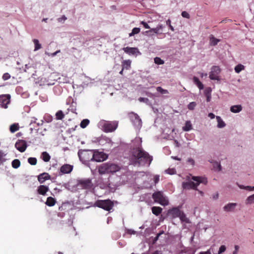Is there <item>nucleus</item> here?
<instances>
[{
    "label": "nucleus",
    "mask_w": 254,
    "mask_h": 254,
    "mask_svg": "<svg viewBox=\"0 0 254 254\" xmlns=\"http://www.w3.org/2000/svg\"><path fill=\"white\" fill-rule=\"evenodd\" d=\"M134 142L138 146L134 148L132 152L131 162L134 166H149L152 160V157L148 153L139 147L142 140L141 138H135Z\"/></svg>",
    "instance_id": "1"
},
{
    "label": "nucleus",
    "mask_w": 254,
    "mask_h": 254,
    "mask_svg": "<svg viewBox=\"0 0 254 254\" xmlns=\"http://www.w3.org/2000/svg\"><path fill=\"white\" fill-rule=\"evenodd\" d=\"M207 183V179L204 177H195L191 175H189L186 177V182L182 183V187L184 189L197 190V187L200 184L206 185Z\"/></svg>",
    "instance_id": "2"
},
{
    "label": "nucleus",
    "mask_w": 254,
    "mask_h": 254,
    "mask_svg": "<svg viewBox=\"0 0 254 254\" xmlns=\"http://www.w3.org/2000/svg\"><path fill=\"white\" fill-rule=\"evenodd\" d=\"M120 169V166L118 165L111 163L107 162L101 164L98 168V172L100 174L103 175L110 173H115Z\"/></svg>",
    "instance_id": "3"
},
{
    "label": "nucleus",
    "mask_w": 254,
    "mask_h": 254,
    "mask_svg": "<svg viewBox=\"0 0 254 254\" xmlns=\"http://www.w3.org/2000/svg\"><path fill=\"white\" fill-rule=\"evenodd\" d=\"M98 127L106 132H110L116 129L118 127V123L117 122L101 120L98 123Z\"/></svg>",
    "instance_id": "4"
},
{
    "label": "nucleus",
    "mask_w": 254,
    "mask_h": 254,
    "mask_svg": "<svg viewBox=\"0 0 254 254\" xmlns=\"http://www.w3.org/2000/svg\"><path fill=\"white\" fill-rule=\"evenodd\" d=\"M154 201L161 205L166 206L169 204V199L162 191H157L152 194Z\"/></svg>",
    "instance_id": "5"
},
{
    "label": "nucleus",
    "mask_w": 254,
    "mask_h": 254,
    "mask_svg": "<svg viewBox=\"0 0 254 254\" xmlns=\"http://www.w3.org/2000/svg\"><path fill=\"white\" fill-rule=\"evenodd\" d=\"M91 151L93 152L92 157L91 158L92 161L98 162H103L108 158V155L103 151H100L99 150H92Z\"/></svg>",
    "instance_id": "6"
},
{
    "label": "nucleus",
    "mask_w": 254,
    "mask_h": 254,
    "mask_svg": "<svg viewBox=\"0 0 254 254\" xmlns=\"http://www.w3.org/2000/svg\"><path fill=\"white\" fill-rule=\"evenodd\" d=\"M95 205L107 211L110 210L113 206L112 202L108 199L97 200L96 201Z\"/></svg>",
    "instance_id": "7"
},
{
    "label": "nucleus",
    "mask_w": 254,
    "mask_h": 254,
    "mask_svg": "<svg viewBox=\"0 0 254 254\" xmlns=\"http://www.w3.org/2000/svg\"><path fill=\"white\" fill-rule=\"evenodd\" d=\"M129 117L134 126L137 129H140L142 126V122L139 116L134 113L129 114Z\"/></svg>",
    "instance_id": "8"
},
{
    "label": "nucleus",
    "mask_w": 254,
    "mask_h": 254,
    "mask_svg": "<svg viewBox=\"0 0 254 254\" xmlns=\"http://www.w3.org/2000/svg\"><path fill=\"white\" fill-rule=\"evenodd\" d=\"M220 72L221 69L218 66H212L209 73V78L211 80H219V74Z\"/></svg>",
    "instance_id": "9"
},
{
    "label": "nucleus",
    "mask_w": 254,
    "mask_h": 254,
    "mask_svg": "<svg viewBox=\"0 0 254 254\" xmlns=\"http://www.w3.org/2000/svg\"><path fill=\"white\" fill-rule=\"evenodd\" d=\"M10 96L9 94L0 95V107L4 109L7 108V105L10 103Z\"/></svg>",
    "instance_id": "10"
},
{
    "label": "nucleus",
    "mask_w": 254,
    "mask_h": 254,
    "mask_svg": "<svg viewBox=\"0 0 254 254\" xmlns=\"http://www.w3.org/2000/svg\"><path fill=\"white\" fill-rule=\"evenodd\" d=\"M77 186L79 188L88 189L92 187V183L89 179H82L78 181Z\"/></svg>",
    "instance_id": "11"
},
{
    "label": "nucleus",
    "mask_w": 254,
    "mask_h": 254,
    "mask_svg": "<svg viewBox=\"0 0 254 254\" xmlns=\"http://www.w3.org/2000/svg\"><path fill=\"white\" fill-rule=\"evenodd\" d=\"M93 142L95 143H98L101 145H104L106 144H112V142L110 138L105 136H102L101 137L96 138L93 140Z\"/></svg>",
    "instance_id": "12"
},
{
    "label": "nucleus",
    "mask_w": 254,
    "mask_h": 254,
    "mask_svg": "<svg viewBox=\"0 0 254 254\" xmlns=\"http://www.w3.org/2000/svg\"><path fill=\"white\" fill-rule=\"evenodd\" d=\"M123 50L129 56H137L141 55V53L139 52L137 48L135 47H125L123 49Z\"/></svg>",
    "instance_id": "13"
},
{
    "label": "nucleus",
    "mask_w": 254,
    "mask_h": 254,
    "mask_svg": "<svg viewBox=\"0 0 254 254\" xmlns=\"http://www.w3.org/2000/svg\"><path fill=\"white\" fill-rule=\"evenodd\" d=\"M16 148L21 152H23L26 150L27 145L26 142L23 140H18L15 144Z\"/></svg>",
    "instance_id": "14"
},
{
    "label": "nucleus",
    "mask_w": 254,
    "mask_h": 254,
    "mask_svg": "<svg viewBox=\"0 0 254 254\" xmlns=\"http://www.w3.org/2000/svg\"><path fill=\"white\" fill-rule=\"evenodd\" d=\"M238 204L235 202H229L225 204L223 207V210L226 212H232L235 211Z\"/></svg>",
    "instance_id": "15"
},
{
    "label": "nucleus",
    "mask_w": 254,
    "mask_h": 254,
    "mask_svg": "<svg viewBox=\"0 0 254 254\" xmlns=\"http://www.w3.org/2000/svg\"><path fill=\"white\" fill-rule=\"evenodd\" d=\"M182 211L178 207L173 208L168 211V215L173 218L179 217Z\"/></svg>",
    "instance_id": "16"
},
{
    "label": "nucleus",
    "mask_w": 254,
    "mask_h": 254,
    "mask_svg": "<svg viewBox=\"0 0 254 254\" xmlns=\"http://www.w3.org/2000/svg\"><path fill=\"white\" fill-rule=\"evenodd\" d=\"M164 26L162 24H158L156 27L151 28L149 30L146 31L145 33L153 32L155 34L160 35L162 33Z\"/></svg>",
    "instance_id": "17"
},
{
    "label": "nucleus",
    "mask_w": 254,
    "mask_h": 254,
    "mask_svg": "<svg viewBox=\"0 0 254 254\" xmlns=\"http://www.w3.org/2000/svg\"><path fill=\"white\" fill-rule=\"evenodd\" d=\"M78 155L80 160L82 162H85L89 159V157H87L89 154L86 150H79L78 152Z\"/></svg>",
    "instance_id": "18"
},
{
    "label": "nucleus",
    "mask_w": 254,
    "mask_h": 254,
    "mask_svg": "<svg viewBox=\"0 0 254 254\" xmlns=\"http://www.w3.org/2000/svg\"><path fill=\"white\" fill-rule=\"evenodd\" d=\"M73 169V166L69 164H64L61 167V172L63 174L70 173Z\"/></svg>",
    "instance_id": "19"
},
{
    "label": "nucleus",
    "mask_w": 254,
    "mask_h": 254,
    "mask_svg": "<svg viewBox=\"0 0 254 254\" xmlns=\"http://www.w3.org/2000/svg\"><path fill=\"white\" fill-rule=\"evenodd\" d=\"M216 119L217 122V127L218 128H223L225 127L226 126V123L223 120L222 118L220 116H216Z\"/></svg>",
    "instance_id": "20"
},
{
    "label": "nucleus",
    "mask_w": 254,
    "mask_h": 254,
    "mask_svg": "<svg viewBox=\"0 0 254 254\" xmlns=\"http://www.w3.org/2000/svg\"><path fill=\"white\" fill-rule=\"evenodd\" d=\"M49 189L48 186L44 185H40L37 189L38 193L41 195H45L46 192L48 191Z\"/></svg>",
    "instance_id": "21"
},
{
    "label": "nucleus",
    "mask_w": 254,
    "mask_h": 254,
    "mask_svg": "<svg viewBox=\"0 0 254 254\" xmlns=\"http://www.w3.org/2000/svg\"><path fill=\"white\" fill-rule=\"evenodd\" d=\"M50 176L48 173H42L38 176V180L40 183H43L45 181L50 179Z\"/></svg>",
    "instance_id": "22"
},
{
    "label": "nucleus",
    "mask_w": 254,
    "mask_h": 254,
    "mask_svg": "<svg viewBox=\"0 0 254 254\" xmlns=\"http://www.w3.org/2000/svg\"><path fill=\"white\" fill-rule=\"evenodd\" d=\"M242 106L241 105H236L230 107V111L233 113H240L242 110Z\"/></svg>",
    "instance_id": "23"
},
{
    "label": "nucleus",
    "mask_w": 254,
    "mask_h": 254,
    "mask_svg": "<svg viewBox=\"0 0 254 254\" xmlns=\"http://www.w3.org/2000/svg\"><path fill=\"white\" fill-rule=\"evenodd\" d=\"M182 129L185 131H189L192 129V124L190 121L186 122L185 126L182 127Z\"/></svg>",
    "instance_id": "24"
},
{
    "label": "nucleus",
    "mask_w": 254,
    "mask_h": 254,
    "mask_svg": "<svg viewBox=\"0 0 254 254\" xmlns=\"http://www.w3.org/2000/svg\"><path fill=\"white\" fill-rule=\"evenodd\" d=\"M56 202L55 199L50 196L47 198L45 204L49 206H53L55 204Z\"/></svg>",
    "instance_id": "25"
},
{
    "label": "nucleus",
    "mask_w": 254,
    "mask_h": 254,
    "mask_svg": "<svg viewBox=\"0 0 254 254\" xmlns=\"http://www.w3.org/2000/svg\"><path fill=\"white\" fill-rule=\"evenodd\" d=\"M122 65L123 69H129L130 67L131 61L129 60H124L122 62Z\"/></svg>",
    "instance_id": "26"
},
{
    "label": "nucleus",
    "mask_w": 254,
    "mask_h": 254,
    "mask_svg": "<svg viewBox=\"0 0 254 254\" xmlns=\"http://www.w3.org/2000/svg\"><path fill=\"white\" fill-rule=\"evenodd\" d=\"M193 82L199 88L200 90H201L203 88V85L202 83L199 80L198 78L196 77H193Z\"/></svg>",
    "instance_id": "27"
},
{
    "label": "nucleus",
    "mask_w": 254,
    "mask_h": 254,
    "mask_svg": "<svg viewBox=\"0 0 254 254\" xmlns=\"http://www.w3.org/2000/svg\"><path fill=\"white\" fill-rule=\"evenodd\" d=\"M33 42L34 44V51H37L42 48L41 44L39 43V41L38 39H34L33 40Z\"/></svg>",
    "instance_id": "28"
},
{
    "label": "nucleus",
    "mask_w": 254,
    "mask_h": 254,
    "mask_svg": "<svg viewBox=\"0 0 254 254\" xmlns=\"http://www.w3.org/2000/svg\"><path fill=\"white\" fill-rule=\"evenodd\" d=\"M245 203L247 205H251L254 203V193L249 196L245 200Z\"/></svg>",
    "instance_id": "29"
},
{
    "label": "nucleus",
    "mask_w": 254,
    "mask_h": 254,
    "mask_svg": "<svg viewBox=\"0 0 254 254\" xmlns=\"http://www.w3.org/2000/svg\"><path fill=\"white\" fill-rule=\"evenodd\" d=\"M41 158L45 162H48L51 158L50 155L47 152H42L41 154Z\"/></svg>",
    "instance_id": "30"
},
{
    "label": "nucleus",
    "mask_w": 254,
    "mask_h": 254,
    "mask_svg": "<svg viewBox=\"0 0 254 254\" xmlns=\"http://www.w3.org/2000/svg\"><path fill=\"white\" fill-rule=\"evenodd\" d=\"M162 209L160 207L153 206L152 207V213L155 215H158L162 212Z\"/></svg>",
    "instance_id": "31"
},
{
    "label": "nucleus",
    "mask_w": 254,
    "mask_h": 254,
    "mask_svg": "<svg viewBox=\"0 0 254 254\" xmlns=\"http://www.w3.org/2000/svg\"><path fill=\"white\" fill-rule=\"evenodd\" d=\"M238 186L241 189L246 190L250 191H252L254 190V186H244L242 185L238 184Z\"/></svg>",
    "instance_id": "32"
},
{
    "label": "nucleus",
    "mask_w": 254,
    "mask_h": 254,
    "mask_svg": "<svg viewBox=\"0 0 254 254\" xmlns=\"http://www.w3.org/2000/svg\"><path fill=\"white\" fill-rule=\"evenodd\" d=\"M181 220V221L182 222H185V223H189V219L187 217L185 214L182 211V212L180 214V215L179 217Z\"/></svg>",
    "instance_id": "33"
},
{
    "label": "nucleus",
    "mask_w": 254,
    "mask_h": 254,
    "mask_svg": "<svg viewBox=\"0 0 254 254\" xmlns=\"http://www.w3.org/2000/svg\"><path fill=\"white\" fill-rule=\"evenodd\" d=\"M234 69L237 73H239L241 71L245 69V66L242 64H238L235 67Z\"/></svg>",
    "instance_id": "34"
},
{
    "label": "nucleus",
    "mask_w": 254,
    "mask_h": 254,
    "mask_svg": "<svg viewBox=\"0 0 254 254\" xmlns=\"http://www.w3.org/2000/svg\"><path fill=\"white\" fill-rule=\"evenodd\" d=\"M219 42V40L215 38L213 35L210 36V44L212 46H215Z\"/></svg>",
    "instance_id": "35"
},
{
    "label": "nucleus",
    "mask_w": 254,
    "mask_h": 254,
    "mask_svg": "<svg viewBox=\"0 0 254 254\" xmlns=\"http://www.w3.org/2000/svg\"><path fill=\"white\" fill-rule=\"evenodd\" d=\"M211 89L210 88H208L205 91V95L206 97L207 102H209L211 100Z\"/></svg>",
    "instance_id": "36"
},
{
    "label": "nucleus",
    "mask_w": 254,
    "mask_h": 254,
    "mask_svg": "<svg viewBox=\"0 0 254 254\" xmlns=\"http://www.w3.org/2000/svg\"><path fill=\"white\" fill-rule=\"evenodd\" d=\"M89 124V120L88 119L83 120L80 123V127L82 128H85Z\"/></svg>",
    "instance_id": "37"
},
{
    "label": "nucleus",
    "mask_w": 254,
    "mask_h": 254,
    "mask_svg": "<svg viewBox=\"0 0 254 254\" xmlns=\"http://www.w3.org/2000/svg\"><path fill=\"white\" fill-rule=\"evenodd\" d=\"M20 165V162L18 159H14L12 162V166L15 169L18 168Z\"/></svg>",
    "instance_id": "38"
},
{
    "label": "nucleus",
    "mask_w": 254,
    "mask_h": 254,
    "mask_svg": "<svg viewBox=\"0 0 254 254\" xmlns=\"http://www.w3.org/2000/svg\"><path fill=\"white\" fill-rule=\"evenodd\" d=\"M18 129H19V126H18V124H14L11 125L10 127V131L12 133L18 130Z\"/></svg>",
    "instance_id": "39"
},
{
    "label": "nucleus",
    "mask_w": 254,
    "mask_h": 254,
    "mask_svg": "<svg viewBox=\"0 0 254 254\" xmlns=\"http://www.w3.org/2000/svg\"><path fill=\"white\" fill-rule=\"evenodd\" d=\"M140 29L139 28L135 27V28H133L131 32L129 34V36L131 37V36H133V35H134L135 34L139 33V32H140Z\"/></svg>",
    "instance_id": "40"
},
{
    "label": "nucleus",
    "mask_w": 254,
    "mask_h": 254,
    "mask_svg": "<svg viewBox=\"0 0 254 254\" xmlns=\"http://www.w3.org/2000/svg\"><path fill=\"white\" fill-rule=\"evenodd\" d=\"M57 120H62L64 117V115L62 111H59L56 114Z\"/></svg>",
    "instance_id": "41"
},
{
    "label": "nucleus",
    "mask_w": 254,
    "mask_h": 254,
    "mask_svg": "<svg viewBox=\"0 0 254 254\" xmlns=\"http://www.w3.org/2000/svg\"><path fill=\"white\" fill-rule=\"evenodd\" d=\"M28 162L31 165H35L37 163V159L36 158L30 157L28 159Z\"/></svg>",
    "instance_id": "42"
},
{
    "label": "nucleus",
    "mask_w": 254,
    "mask_h": 254,
    "mask_svg": "<svg viewBox=\"0 0 254 254\" xmlns=\"http://www.w3.org/2000/svg\"><path fill=\"white\" fill-rule=\"evenodd\" d=\"M154 61V63L157 64H163L164 63V61L159 57L155 58Z\"/></svg>",
    "instance_id": "43"
},
{
    "label": "nucleus",
    "mask_w": 254,
    "mask_h": 254,
    "mask_svg": "<svg viewBox=\"0 0 254 254\" xmlns=\"http://www.w3.org/2000/svg\"><path fill=\"white\" fill-rule=\"evenodd\" d=\"M157 91L162 94H166L168 93V91L167 90L164 89L161 87H158L157 88Z\"/></svg>",
    "instance_id": "44"
},
{
    "label": "nucleus",
    "mask_w": 254,
    "mask_h": 254,
    "mask_svg": "<svg viewBox=\"0 0 254 254\" xmlns=\"http://www.w3.org/2000/svg\"><path fill=\"white\" fill-rule=\"evenodd\" d=\"M196 104L194 102H190L188 106V108L190 110H192L194 109Z\"/></svg>",
    "instance_id": "45"
},
{
    "label": "nucleus",
    "mask_w": 254,
    "mask_h": 254,
    "mask_svg": "<svg viewBox=\"0 0 254 254\" xmlns=\"http://www.w3.org/2000/svg\"><path fill=\"white\" fill-rule=\"evenodd\" d=\"M5 155L6 154L1 151H0V164L5 161L4 157Z\"/></svg>",
    "instance_id": "46"
},
{
    "label": "nucleus",
    "mask_w": 254,
    "mask_h": 254,
    "mask_svg": "<svg viewBox=\"0 0 254 254\" xmlns=\"http://www.w3.org/2000/svg\"><path fill=\"white\" fill-rule=\"evenodd\" d=\"M165 172L170 175H174L176 173V171L174 168L168 169L166 170Z\"/></svg>",
    "instance_id": "47"
},
{
    "label": "nucleus",
    "mask_w": 254,
    "mask_h": 254,
    "mask_svg": "<svg viewBox=\"0 0 254 254\" xmlns=\"http://www.w3.org/2000/svg\"><path fill=\"white\" fill-rule=\"evenodd\" d=\"M44 119L45 120V121L47 123H50L52 122V120H53V118L52 116H50V115H46L45 116V117H44Z\"/></svg>",
    "instance_id": "48"
},
{
    "label": "nucleus",
    "mask_w": 254,
    "mask_h": 254,
    "mask_svg": "<svg viewBox=\"0 0 254 254\" xmlns=\"http://www.w3.org/2000/svg\"><path fill=\"white\" fill-rule=\"evenodd\" d=\"M67 19V18L66 17V16L65 15H63L62 17H59L58 19V21L59 22H61V23H63L65 21V20Z\"/></svg>",
    "instance_id": "49"
},
{
    "label": "nucleus",
    "mask_w": 254,
    "mask_h": 254,
    "mask_svg": "<svg viewBox=\"0 0 254 254\" xmlns=\"http://www.w3.org/2000/svg\"><path fill=\"white\" fill-rule=\"evenodd\" d=\"M10 75L8 73H5L3 74V75L2 76V79L4 80H8V79L10 78Z\"/></svg>",
    "instance_id": "50"
},
{
    "label": "nucleus",
    "mask_w": 254,
    "mask_h": 254,
    "mask_svg": "<svg viewBox=\"0 0 254 254\" xmlns=\"http://www.w3.org/2000/svg\"><path fill=\"white\" fill-rule=\"evenodd\" d=\"M225 250H226V247L224 245L221 246L219 248V250L218 251V254H220L223 253L225 251Z\"/></svg>",
    "instance_id": "51"
},
{
    "label": "nucleus",
    "mask_w": 254,
    "mask_h": 254,
    "mask_svg": "<svg viewBox=\"0 0 254 254\" xmlns=\"http://www.w3.org/2000/svg\"><path fill=\"white\" fill-rule=\"evenodd\" d=\"M166 25H168L170 29L172 31H174V27L171 25V20L170 19H168L167 21H166Z\"/></svg>",
    "instance_id": "52"
},
{
    "label": "nucleus",
    "mask_w": 254,
    "mask_h": 254,
    "mask_svg": "<svg viewBox=\"0 0 254 254\" xmlns=\"http://www.w3.org/2000/svg\"><path fill=\"white\" fill-rule=\"evenodd\" d=\"M60 52V50H58L56 52L53 53H47V54L50 57H54L57 55V54Z\"/></svg>",
    "instance_id": "53"
},
{
    "label": "nucleus",
    "mask_w": 254,
    "mask_h": 254,
    "mask_svg": "<svg viewBox=\"0 0 254 254\" xmlns=\"http://www.w3.org/2000/svg\"><path fill=\"white\" fill-rule=\"evenodd\" d=\"M187 162H188V163H189L192 166L194 165L195 162H194V160L192 158H189L187 160Z\"/></svg>",
    "instance_id": "54"
},
{
    "label": "nucleus",
    "mask_w": 254,
    "mask_h": 254,
    "mask_svg": "<svg viewBox=\"0 0 254 254\" xmlns=\"http://www.w3.org/2000/svg\"><path fill=\"white\" fill-rule=\"evenodd\" d=\"M140 23H141V24L143 25V26H144V27L145 28H146V29H151L150 27L145 22L142 21H141Z\"/></svg>",
    "instance_id": "55"
},
{
    "label": "nucleus",
    "mask_w": 254,
    "mask_h": 254,
    "mask_svg": "<svg viewBox=\"0 0 254 254\" xmlns=\"http://www.w3.org/2000/svg\"><path fill=\"white\" fill-rule=\"evenodd\" d=\"M182 15L183 17L185 18H189L190 17L189 14L186 11H183L182 12Z\"/></svg>",
    "instance_id": "56"
},
{
    "label": "nucleus",
    "mask_w": 254,
    "mask_h": 254,
    "mask_svg": "<svg viewBox=\"0 0 254 254\" xmlns=\"http://www.w3.org/2000/svg\"><path fill=\"white\" fill-rule=\"evenodd\" d=\"M138 100L140 102H145V103H147L148 101V99L147 98H143V97H140L138 99Z\"/></svg>",
    "instance_id": "57"
},
{
    "label": "nucleus",
    "mask_w": 254,
    "mask_h": 254,
    "mask_svg": "<svg viewBox=\"0 0 254 254\" xmlns=\"http://www.w3.org/2000/svg\"><path fill=\"white\" fill-rule=\"evenodd\" d=\"M159 177H160V176L159 175H155L154 177V181L155 184H156L159 182Z\"/></svg>",
    "instance_id": "58"
},
{
    "label": "nucleus",
    "mask_w": 254,
    "mask_h": 254,
    "mask_svg": "<svg viewBox=\"0 0 254 254\" xmlns=\"http://www.w3.org/2000/svg\"><path fill=\"white\" fill-rule=\"evenodd\" d=\"M208 117L209 118H210V119H214L215 118H216V116H215V115L213 113H209V114H208Z\"/></svg>",
    "instance_id": "59"
},
{
    "label": "nucleus",
    "mask_w": 254,
    "mask_h": 254,
    "mask_svg": "<svg viewBox=\"0 0 254 254\" xmlns=\"http://www.w3.org/2000/svg\"><path fill=\"white\" fill-rule=\"evenodd\" d=\"M199 254H211V252L210 251V249H209L206 252H200Z\"/></svg>",
    "instance_id": "60"
},
{
    "label": "nucleus",
    "mask_w": 254,
    "mask_h": 254,
    "mask_svg": "<svg viewBox=\"0 0 254 254\" xmlns=\"http://www.w3.org/2000/svg\"><path fill=\"white\" fill-rule=\"evenodd\" d=\"M139 175H140V176H145L146 177H147L148 176L150 177V175L149 174H147L145 172H139Z\"/></svg>",
    "instance_id": "61"
},
{
    "label": "nucleus",
    "mask_w": 254,
    "mask_h": 254,
    "mask_svg": "<svg viewBox=\"0 0 254 254\" xmlns=\"http://www.w3.org/2000/svg\"><path fill=\"white\" fill-rule=\"evenodd\" d=\"M128 233L130 234H135V231H134V230H128Z\"/></svg>",
    "instance_id": "62"
},
{
    "label": "nucleus",
    "mask_w": 254,
    "mask_h": 254,
    "mask_svg": "<svg viewBox=\"0 0 254 254\" xmlns=\"http://www.w3.org/2000/svg\"><path fill=\"white\" fill-rule=\"evenodd\" d=\"M174 143H175V145L176 147H179V143L178 142V141L176 140H175L174 141Z\"/></svg>",
    "instance_id": "63"
},
{
    "label": "nucleus",
    "mask_w": 254,
    "mask_h": 254,
    "mask_svg": "<svg viewBox=\"0 0 254 254\" xmlns=\"http://www.w3.org/2000/svg\"><path fill=\"white\" fill-rule=\"evenodd\" d=\"M171 157L175 160H179V161L181 160L180 158H178L177 156H172Z\"/></svg>",
    "instance_id": "64"
}]
</instances>
